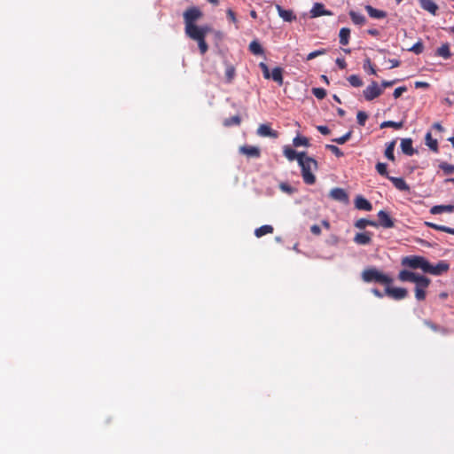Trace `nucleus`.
Instances as JSON below:
<instances>
[{
	"instance_id": "obj_1",
	"label": "nucleus",
	"mask_w": 454,
	"mask_h": 454,
	"mask_svg": "<svg viewBox=\"0 0 454 454\" xmlns=\"http://www.w3.org/2000/svg\"><path fill=\"white\" fill-rule=\"evenodd\" d=\"M202 12L198 7H190L184 12V31L185 35L198 43V46L201 55H204L208 45L206 42V36L210 32L208 26L199 27L195 22L202 17Z\"/></svg>"
},
{
	"instance_id": "obj_2",
	"label": "nucleus",
	"mask_w": 454,
	"mask_h": 454,
	"mask_svg": "<svg viewBox=\"0 0 454 454\" xmlns=\"http://www.w3.org/2000/svg\"><path fill=\"white\" fill-rule=\"evenodd\" d=\"M298 164L301 167V177L306 184H314L316 183V176L314 171L318 168L317 161L305 154L301 159H298Z\"/></svg>"
},
{
	"instance_id": "obj_3",
	"label": "nucleus",
	"mask_w": 454,
	"mask_h": 454,
	"mask_svg": "<svg viewBox=\"0 0 454 454\" xmlns=\"http://www.w3.org/2000/svg\"><path fill=\"white\" fill-rule=\"evenodd\" d=\"M362 279L366 283H378L380 285L390 286L393 279L389 276L380 271L376 268H367L362 272Z\"/></svg>"
},
{
	"instance_id": "obj_4",
	"label": "nucleus",
	"mask_w": 454,
	"mask_h": 454,
	"mask_svg": "<svg viewBox=\"0 0 454 454\" xmlns=\"http://www.w3.org/2000/svg\"><path fill=\"white\" fill-rule=\"evenodd\" d=\"M428 261L419 255H409L402 258L401 264L413 270L420 269L423 272L426 271Z\"/></svg>"
},
{
	"instance_id": "obj_5",
	"label": "nucleus",
	"mask_w": 454,
	"mask_h": 454,
	"mask_svg": "<svg viewBox=\"0 0 454 454\" xmlns=\"http://www.w3.org/2000/svg\"><path fill=\"white\" fill-rule=\"evenodd\" d=\"M383 92V90L379 87L377 82L372 81L364 90L363 94L367 101H372L376 98L380 97Z\"/></svg>"
},
{
	"instance_id": "obj_6",
	"label": "nucleus",
	"mask_w": 454,
	"mask_h": 454,
	"mask_svg": "<svg viewBox=\"0 0 454 454\" xmlns=\"http://www.w3.org/2000/svg\"><path fill=\"white\" fill-rule=\"evenodd\" d=\"M431 280L425 277L419 279L415 286V297L418 301H424L427 296V288L429 286Z\"/></svg>"
},
{
	"instance_id": "obj_7",
	"label": "nucleus",
	"mask_w": 454,
	"mask_h": 454,
	"mask_svg": "<svg viewBox=\"0 0 454 454\" xmlns=\"http://www.w3.org/2000/svg\"><path fill=\"white\" fill-rule=\"evenodd\" d=\"M450 265L445 261H440L436 265H432L429 262L425 273H429L434 276H440L449 270Z\"/></svg>"
},
{
	"instance_id": "obj_8",
	"label": "nucleus",
	"mask_w": 454,
	"mask_h": 454,
	"mask_svg": "<svg viewBox=\"0 0 454 454\" xmlns=\"http://www.w3.org/2000/svg\"><path fill=\"white\" fill-rule=\"evenodd\" d=\"M385 294L390 298L399 301L407 297L408 291L403 287H390L387 286L385 288Z\"/></svg>"
},
{
	"instance_id": "obj_9",
	"label": "nucleus",
	"mask_w": 454,
	"mask_h": 454,
	"mask_svg": "<svg viewBox=\"0 0 454 454\" xmlns=\"http://www.w3.org/2000/svg\"><path fill=\"white\" fill-rule=\"evenodd\" d=\"M425 278L423 275L414 273L407 270H402L398 273V279L402 282H412L417 283L419 279Z\"/></svg>"
},
{
	"instance_id": "obj_10",
	"label": "nucleus",
	"mask_w": 454,
	"mask_h": 454,
	"mask_svg": "<svg viewBox=\"0 0 454 454\" xmlns=\"http://www.w3.org/2000/svg\"><path fill=\"white\" fill-rule=\"evenodd\" d=\"M378 227L381 226L383 228H393L395 226V222L389 214L384 210H380L378 213Z\"/></svg>"
},
{
	"instance_id": "obj_11",
	"label": "nucleus",
	"mask_w": 454,
	"mask_h": 454,
	"mask_svg": "<svg viewBox=\"0 0 454 454\" xmlns=\"http://www.w3.org/2000/svg\"><path fill=\"white\" fill-rule=\"evenodd\" d=\"M239 151L241 154H244L249 158L257 159L261 157V150L257 146L242 145L239 148Z\"/></svg>"
},
{
	"instance_id": "obj_12",
	"label": "nucleus",
	"mask_w": 454,
	"mask_h": 454,
	"mask_svg": "<svg viewBox=\"0 0 454 454\" xmlns=\"http://www.w3.org/2000/svg\"><path fill=\"white\" fill-rule=\"evenodd\" d=\"M257 135L263 137L277 138L278 132L272 129L270 124H261L257 129Z\"/></svg>"
},
{
	"instance_id": "obj_13",
	"label": "nucleus",
	"mask_w": 454,
	"mask_h": 454,
	"mask_svg": "<svg viewBox=\"0 0 454 454\" xmlns=\"http://www.w3.org/2000/svg\"><path fill=\"white\" fill-rule=\"evenodd\" d=\"M283 153L289 161H293L294 160L298 161V159L302 158L306 154L305 152L297 153L288 145L284 146Z\"/></svg>"
},
{
	"instance_id": "obj_14",
	"label": "nucleus",
	"mask_w": 454,
	"mask_h": 454,
	"mask_svg": "<svg viewBox=\"0 0 454 454\" xmlns=\"http://www.w3.org/2000/svg\"><path fill=\"white\" fill-rule=\"evenodd\" d=\"M372 233L370 231L356 233L354 237V242L357 245H369L372 242Z\"/></svg>"
},
{
	"instance_id": "obj_15",
	"label": "nucleus",
	"mask_w": 454,
	"mask_h": 454,
	"mask_svg": "<svg viewBox=\"0 0 454 454\" xmlns=\"http://www.w3.org/2000/svg\"><path fill=\"white\" fill-rule=\"evenodd\" d=\"M330 197L337 201L347 202L348 200V196L347 192L341 188H333L330 192Z\"/></svg>"
},
{
	"instance_id": "obj_16",
	"label": "nucleus",
	"mask_w": 454,
	"mask_h": 454,
	"mask_svg": "<svg viewBox=\"0 0 454 454\" xmlns=\"http://www.w3.org/2000/svg\"><path fill=\"white\" fill-rule=\"evenodd\" d=\"M355 206L359 210L371 211L372 209V203L361 195L356 198Z\"/></svg>"
},
{
	"instance_id": "obj_17",
	"label": "nucleus",
	"mask_w": 454,
	"mask_h": 454,
	"mask_svg": "<svg viewBox=\"0 0 454 454\" xmlns=\"http://www.w3.org/2000/svg\"><path fill=\"white\" fill-rule=\"evenodd\" d=\"M401 149L404 154L408 156L413 155L415 153V150L412 146L411 138H403L401 140Z\"/></svg>"
},
{
	"instance_id": "obj_18",
	"label": "nucleus",
	"mask_w": 454,
	"mask_h": 454,
	"mask_svg": "<svg viewBox=\"0 0 454 454\" xmlns=\"http://www.w3.org/2000/svg\"><path fill=\"white\" fill-rule=\"evenodd\" d=\"M277 11L279 17L286 22H292L296 20V16L291 10H285L280 5H277Z\"/></svg>"
},
{
	"instance_id": "obj_19",
	"label": "nucleus",
	"mask_w": 454,
	"mask_h": 454,
	"mask_svg": "<svg viewBox=\"0 0 454 454\" xmlns=\"http://www.w3.org/2000/svg\"><path fill=\"white\" fill-rule=\"evenodd\" d=\"M388 180H390L392 182V184H394V186L399 190V191H402V192H407L410 190V187L409 185L406 184V182L404 181L403 178L402 177H395V176H390L388 178Z\"/></svg>"
},
{
	"instance_id": "obj_20",
	"label": "nucleus",
	"mask_w": 454,
	"mask_h": 454,
	"mask_svg": "<svg viewBox=\"0 0 454 454\" xmlns=\"http://www.w3.org/2000/svg\"><path fill=\"white\" fill-rule=\"evenodd\" d=\"M452 213L454 212V205H436L430 208L432 215H438L442 213Z\"/></svg>"
},
{
	"instance_id": "obj_21",
	"label": "nucleus",
	"mask_w": 454,
	"mask_h": 454,
	"mask_svg": "<svg viewBox=\"0 0 454 454\" xmlns=\"http://www.w3.org/2000/svg\"><path fill=\"white\" fill-rule=\"evenodd\" d=\"M310 14H311V17L316 18V17H319L322 15H331L332 13H331V12L326 11L325 9L324 4L317 3L312 7V9L310 11Z\"/></svg>"
},
{
	"instance_id": "obj_22",
	"label": "nucleus",
	"mask_w": 454,
	"mask_h": 454,
	"mask_svg": "<svg viewBox=\"0 0 454 454\" xmlns=\"http://www.w3.org/2000/svg\"><path fill=\"white\" fill-rule=\"evenodd\" d=\"M420 6L433 15H435L438 10L437 4L433 0H420Z\"/></svg>"
},
{
	"instance_id": "obj_23",
	"label": "nucleus",
	"mask_w": 454,
	"mask_h": 454,
	"mask_svg": "<svg viewBox=\"0 0 454 454\" xmlns=\"http://www.w3.org/2000/svg\"><path fill=\"white\" fill-rule=\"evenodd\" d=\"M365 10L370 17L373 19H384L387 17V12L381 10H378L371 5H366Z\"/></svg>"
},
{
	"instance_id": "obj_24",
	"label": "nucleus",
	"mask_w": 454,
	"mask_h": 454,
	"mask_svg": "<svg viewBox=\"0 0 454 454\" xmlns=\"http://www.w3.org/2000/svg\"><path fill=\"white\" fill-rule=\"evenodd\" d=\"M435 55L442 57L444 59H449L451 57L449 43H443L442 46L436 49Z\"/></svg>"
},
{
	"instance_id": "obj_25",
	"label": "nucleus",
	"mask_w": 454,
	"mask_h": 454,
	"mask_svg": "<svg viewBox=\"0 0 454 454\" xmlns=\"http://www.w3.org/2000/svg\"><path fill=\"white\" fill-rule=\"evenodd\" d=\"M425 225H427V227L432 228L434 230L443 231V232L454 235V228L444 226V225L436 224V223H431V222H425Z\"/></svg>"
},
{
	"instance_id": "obj_26",
	"label": "nucleus",
	"mask_w": 454,
	"mask_h": 454,
	"mask_svg": "<svg viewBox=\"0 0 454 454\" xmlns=\"http://www.w3.org/2000/svg\"><path fill=\"white\" fill-rule=\"evenodd\" d=\"M270 78L276 82L278 83V85L283 84V69L279 67H274L272 69V72L270 73Z\"/></svg>"
},
{
	"instance_id": "obj_27",
	"label": "nucleus",
	"mask_w": 454,
	"mask_h": 454,
	"mask_svg": "<svg viewBox=\"0 0 454 454\" xmlns=\"http://www.w3.org/2000/svg\"><path fill=\"white\" fill-rule=\"evenodd\" d=\"M426 145L434 153H438V142L436 139L432 137L430 132H427L425 137Z\"/></svg>"
},
{
	"instance_id": "obj_28",
	"label": "nucleus",
	"mask_w": 454,
	"mask_h": 454,
	"mask_svg": "<svg viewBox=\"0 0 454 454\" xmlns=\"http://www.w3.org/2000/svg\"><path fill=\"white\" fill-rule=\"evenodd\" d=\"M367 226L378 227V223L365 218H360L355 223V227L358 229H364Z\"/></svg>"
},
{
	"instance_id": "obj_29",
	"label": "nucleus",
	"mask_w": 454,
	"mask_h": 454,
	"mask_svg": "<svg viewBox=\"0 0 454 454\" xmlns=\"http://www.w3.org/2000/svg\"><path fill=\"white\" fill-rule=\"evenodd\" d=\"M348 14H349V17H350L351 20L356 25L362 26L366 21L365 17L363 14L358 13V12H356L355 11H350Z\"/></svg>"
},
{
	"instance_id": "obj_30",
	"label": "nucleus",
	"mask_w": 454,
	"mask_h": 454,
	"mask_svg": "<svg viewBox=\"0 0 454 454\" xmlns=\"http://www.w3.org/2000/svg\"><path fill=\"white\" fill-rule=\"evenodd\" d=\"M273 231H274V229L271 225L265 224V225H262V226L255 229L254 235L257 238H261L264 235L272 233Z\"/></svg>"
},
{
	"instance_id": "obj_31",
	"label": "nucleus",
	"mask_w": 454,
	"mask_h": 454,
	"mask_svg": "<svg viewBox=\"0 0 454 454\" xmlns=\"http://www.w3.org/2000/svg\"><path fill=\"white\" fill-rule=\"evenodd\" d=\"M340 43L341 45H347L349 42L350 29L348 27H342L339 34Z\"/></svg>"
},
{
	"instance_id": "obj_32",
	"label": "nucleus",
	"mask_w": 454,
	"mask_h": 454,
	"mask_svg": "<svg viewBox=\"0 0 454 454\" xmlns=\"http://www.w3.org/2000/svg\"><path fill=\"white\" fill-rule=\"evenodd\" d=\"M293 145L295 147H299V146L309 147V141L306 137L297 136L293 139Z\"/></svg>"
},
{
	"instance_id": "obj_33",
	"label": "nucleus",
	"mask_w": 454,
	"mask_h": 454,
	"mask_svg": "<svg viewBox=\"0 0 454 454\" xmlns=\"http://www.w3.org/2000/svg\"><path fill=\"white\" fill-rule=\"evenodd\" d=\"M249 51L254 55L263 54V49L257 41H252L249 44Z\"/></svg>"
},
{
	"instance_id": "obj_34",
	"label": "nucleus",
	"mask_w": 454,
	"mask_h": 454,
	"mask_svg": "<svg viewBox=\"0 0 454 454\" xmlns=\"http://www.w3.org/2000/svg\"><path fill=\"white\" fill-rule=\"evenodd\" d=\"M395 146V141H392L387 145L385 150V156L391 161L395 160L394 150Z\"/></svg>"
},
{
	"instance_id": "obj_35",
	"label": "nucleus",
	"mask_w": 454,
	"mask_h": 454,
	"mask_svg": "<svg viewBox=\"0 0 454 454\" xmlns=\"http://www.w3.org/2000/svg\"><path fill=\"white\" fill-rule=\"evenodd\" d=\"M241 122V119L239 115H234L230 118H226L223 121V125L225 127H231V126H239Z\"/></svg>"
},
{
	"instance_id": "obj_36",
	"label": "nucleus",
	"mask_w": 454,
	"mask_h": 454,
	"mask_svg": "<svg viewBox=\"0 0 454 454\" xmlns=\"http://www.w3.org/2000/svg\"><path fill=\"white\" fill-rule=\"evenodd\" d=\"M236 74L235 67L232 65H227L225 69V78L228 83H231Z\"/></svg>"
},
{
	"instance_id": "obj_37",
	"label": "nucleus",
	"mask_w": 454,
	"mask_h": 454,
	"mask_svg": "<svg viewBox=\"0 0 454 454\" xmlns=\"http://www.w3.org/2000/svg\"><path fill=\"white\" fill-rule=\"evenodd\" d=\"M348 81L351 86L356 88L361 87L364 84L362 79L357 74H351L348 77Z\"/></svg>"
},
{
	"instance_id": "obj_38",
	"label": "nucleus",
	"mask_w": 454,
	"mask_h": 454,
	"mask_svg": "<svg viewBox=\"0 0 454 454\" xmlns=\"http://www.w3.org/2000/svg\"><path fill=\"white\" fill-rule=\"evenodd\" d=\"M376 170L377 172L382 176H385L387 177V179L390 177V176L388 175V172H387V164L386 163H383V162H378L376 164Z\"/></svg>"
},
{
	"instance_id": "obj_39",
	"label": "nucleus",
	"mask_w": 454,
	"mask_h": 454,
	"mask_svg": "<svg viewBox=\"0 0 454 454\" xmlns=\"http://www.w3.org/2000/svg\"><path fill=\"white\" fill-rule=\"evenodd\" d=\"M403 122L400 121V122H395V121H384L380 124V128H394L395 129H400L403 128Z\"/></svg>"
},
{
	"instance_id": "obj_40",
	"label": "nucleus",
	"mask_w": 454,
	"mask_h": 454,
	"mask_svg": "<svg viewBox=\"0 0 454 454\" xmlns=\"http://www.w3.org/2000/svg\"><path fill=\"white\" fill-rule=\"evenodd\" d=\"M351 135H352V131H348L340 137L333 138V142H334L338 145H343L350 139Z\"/></svg>"
},
{
	"instance_id": "obj_41",
	"label": "nucleus",
	"mask_w": 454,
	"mask_h": 454,
	"mask_svg": "<svg viewBox=\"0 0 454 454\" xmlns=\"http://www.w3.org/2000/svg\"><path fill=\"white\" fill-rule=\"evenodd\" d=\"M424 324L425 325H427V327H429L431 330H433L434 332H442V333H445V329L439 326L438 325L433 323L432 321L430 320H424Z\"/></svg>"
},
{
	"instance_id": "obj_42",
	"label": "nucleus",
	"mask_w": 454,
	"mask_h": 454,
	"mask_svg": "<svg viewBox=\"0 0 454 454\" xmlns=\"http://www.w3.org/2000/svg\"><path fill=\"white\" fill-rule=\"evenodd\" d=\"M408 51L414 52L415 54H420L424 51V45L421 41L417 42Z\"/></svg>"
},
{
	"instance_id": "obj_43",
	"label": "nucleus",
	"mask_w": 454,
	"mask_h": 454,
	"mask_svg": "<svg viewBox=\"0 0 454 454\" xmlns=\"http://www.w3.org/2000/svg\"><path fill=\"white\" fill-rule=\"evenodd\" d=\"M325 148L331 151L336 157L340 158L344 155L342 151L336 145H326Z\"/></svg>"
},
{
	"instance_id": "obj_44",
	"label": "nucleus",
	"mask_w": 454,
	"mask_h": 454,
	"mask_svg": "<svg viewBox=\"0 0 454 454\" xmlns=\"http://www.w3.org/2000/svg\"><path fill=\"white\" fill-rule=\"evenodd\" d=\"M440 168L447 175L454 173V165H450L447 162H442L439 165Z\"/></svg>"
},
{
	"instance_id": "obj_45",
	"label": "nucleus",
	"mask_w": 454,
	"mask_h": 454,
	"mask_svg": "<svg viewBox=\"0 0 454 454\" xmlns=\"http://www.w3.org/2000/svg\"><path fill=\"white\" fill-rule=\"evenodd\" d=\"M312 93L318 99H323L326 96V90L323 88H313Z\"/></svg>"
},
{
	"instance_id": "obj_46",
	"label": "nucleus",
	"mask_w": 454,
	"mask_h": 454,
	"mask_svg": "<svg viewBox=\"0 0 454 454\" xmlns=\"http://www.w3.org/2000/svg\"><path fill=\"white\" fill-rule=\"evenodd\" d=\"M364 69L372 74H376V70L368 58L364 60Z\"/></svg>"
},
{
	"instance_id": "obj_47",
	"label": "nucleus",
	"mask_w": 454,
	"mask_h": 454,
	"mask_svg": "<svg viewBox=\"0 0 454 454\" xmlns=\"http://www.w3.org/2000/svg\"><path fill=\"white\" fill-rule=\"evenodd\" d=\"M357 123L361 126L365 125V121L368 119V115L365 112L359 111L356 115Z\"/></svg>"
},
{
	"instance_id": "obj_48",
	"label": "nucleus",
	"mask_w": 454,
	"mask_h": 454,
	"mask_svg": "<svg viewBox=\"0 0 454 454\" xmlns=\"http://www.w3.org/2000/svg\"><path fill=\"white\" fill-rule=\"evenodd\" d=\"M325 52H326V50H325V49L314 51L308 54V56L306 57V60H308V61L311 60L318 56L325 54Z\"/></svg>"
},
{
	"instance_id": "obj_49",
	"label": "nucleus",
	"mask_w": 454,
	"mask_h": 454,
	"mask_svg": "<svg viewBox=\"0 0 454 454\" xmlns=\"http://www.w3.org/2000/svg\"><path fill=\"white\" fill-rule=\"evenodd\" d=\"M259 67H260V68H261V69H262V71L263 77H264L265 79H270V70H269L268 66H267L265 63L261 62V63L259 64Z\"/></svg>"
},
{
	"instance_id": "obj_50",
	"label": "nucleus",
	"mask_w": 454,
	"mask_h": 454,
	"mask_svg": "<svg viewBox=\"0 0 454 454\" xmlns=\"http://www.w3.org/2000/svg\"><path fill=\"white\" fill-rule=\"evenodd\" d=\"M406 90H407V88L405 86L398 87L394 90L393 96L395 98H398Z\"/></svg>"
},
{
	"instance_id": "obj_51",
	"label": "nucleus",
	"mask_w": 454,
	"mask_h": 454,
	"mask_svg": "<svg viewBox=\"0 0 454 454\" xmlns=\"http://www.w3.org/2000/svg\"><path fill=\"white\" fill-rule=\"evenodd\" d=\"M226 13H227L228 19L231 21H232L233 23H237V18H236L235 12L231 9H228Z\"/></svg>"
},
{
	"instance_id": "obj_52",
	"label": "nucleus",
	"mask_w": 454,
	"mask_h": 454,
	"mask_svg": "<svg viewBox=\"0 0 454 454\" xmlns=\"http://www.w3.org/2000/svg\"><path fill=\"white\" fill-rule=\"evenodd\" d=\"M317 129L322 135H329L331 132L330 129L327 126L320 125L317 126Z\"/></svg>"
},
{
	"instance_id": "obj_53",
	"label": "nucleus",
	"mask_w": 454,
	"mask_h": 454,
	"mask_svg": "<svg viewBox=\"0 0 454 454\" xmlns=\"http://www.w3.org/2000/svg\"><path fill=\"white\" fill-rule=\"evenodd\" d=\"M335 62L340 69H344L347 67V63L344 59L338 58L336 59Z\"/></svg>"
},
{
	"instance_id": "obj_54",
	"label": "nucleus",
	"mask_w": 454,
	"mask_h": 454,
	"mask_svg": "<svg viewBox=\"0 0 454 454\" xmlns=\"http://www.w3.org/2000/svg\"><path fill=\"white\" fill-rule=\"evenodd\" d=\"M310 231L314 234V235H320L321 234V229L320 227L317 225V224H314L310 227Z\"/></svg>"
},
{
	"instance_id": "obj_55",
	"label": "nucleus",
	"mask_w": 454,
	"mask_h": 454,
	"mask_svg": "<svg viewBox=\"0 0 454 454\" xmlns=\"http://www.w3.org/2000/svg\"><path fill=\"white\" fill-rule=\"evenodd\" d=\"M280 189L282 191L289 192V193H291L293 192L292 187L289 184H286V183L280 184Z\"/></svg>"
},
{
	"instance_id": "obj_56",
	"label": "nucleus",
	"mask_w": 454,
	"mask_h": 454,
	"mask_svg": "<svg viewBox=\"0 0 454 454\" xmlns=\"http://www.w3.org/2000/svg\"><path fill=\"white\" fill-rule=\"evenodd\" d=\"M388 62L390 63V68L398 67L401 65V61L395 59H389Z\"/></svg>"
},
{
	"instance_id": "obj_57",
	"label": "nucleus",
	"mask_w": 454,
	"mask_h": 454,
	"mask_svg": "<svg viewBox=\"0 0 454 454\" xmlns=\"http://www.w3.org/2000/svg\"><path fill=\"white\" fill-rule=\"evenodd\" d=\"M429 83L428 82H415V87L416 88H424V89H427L429 88Z\"/></svg>"
},
{
	"instance_id": "obj_58",
	"label": "nucleus",
	"mask_w": 454,
	"mask_h": 454,
	"mask_svg": "<svg viewBox=\"0 0 454 454\" xmlns=\"http://www.w3.org/2000/svg\"><path fill=\"white\" fill-rule=\"evenodd\" d=\"M396 82V80H393V81H383L381 82V86L383 88H387V87H391L393 86L395 83Z\"/></svg>"
},
{
	"instance_id": "obj_59",
	"label": "nucleus",
	"mask_w": 454,
	"mask_h": 454,
	"mask_svg": "<svg viewBox=\"0 0 454 454\" xmlns=\"http://www.w3.org/2000/svg\"><path fill=\"white\" fill-rule=\"evenodd\" d=\"M367 33L369 35H373V36H378L380 35V31L378 29H375V28L368 29Z\"/></svg>"
},
{
	"instance_id": "obj_60",
	"label": "nucleus",
	"mask_w": 454,
	"mask_h": 454,
	"mask_svg": "<svg viewBox=\"0 0 454 454\" xmlns=\"http://www.w3.org/2000/svg\"><path fill=\"white\" fill-rule=\"evenodd\" d=\"M372 293L375 296H377V297H379V298H382V297H383L382 293H381L380 290H378L377 288H373V289H372Z\"/></svg>"
},
{
	"instance_id": "obj_61",
	"label": "nucleus",
	"mask_w": 454,
	"mask_h": 454,
	"mask_svg": "<svg viewBox=\"0 0 454 454\" xmlns=\"http://www.w3.org/2000/svg\"><path fill=\"white\" fill-rule=\"evenodd\" d=\"M433 128L440 132L444 130L443 127L439 122L434 123Z\"/></svg>"
},
{
	"instance_id": "obj_62",
	"label": "nucleus",
	"mask_w": 454,
	"mask_h": 454,
	"mask_svg": "<svg viewBox=\"0 0 454 454\" xmlns=\"http://www.w3.org/2000/svg\"><path fill=\"white\" fill-rule=\"evenodd\" d=\"M322 225H323L325 229H327V230H329V229H330V223H329L328 221H326V220H323V221H322Z\"/></svg>"
},
{
	"instance_id": "obj_63",
	"label": "nucleus",
	"mask_w": 454,
	"mask_h": 454,
	"mask_svg": "<svg viewBox=\"0 0 454 454\" xmlns=\"http://www.w3.org/2000/svg\"><path fill=\"white\" fill-rule=\"evenodd\" d=\"M337 112H338V114L341 117H343L346 114V112L342 108H338Z\"/></svg>"
},
{
	"instance_id": "obj_64",
	"label": "nucleus",
	"mask_w": 454,
	"mask_h": 454,
	"mask_svg": "<svg viewBox=\"0 0 454 454\" xmlns=\"http://www.w3.org/2000/svg\"><path fill=\"white\" fill-rule=\"evenodd\" d=\"M250 16L253 18V19H256L257 18V12L254 11V10H252L250 12Z\"/></svg>"
}]
</instances>
